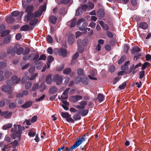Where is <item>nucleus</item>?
<instances>
[{
  "mask_svg": "<svg viewBox=\"0 0 151 151\" xmlns=\"http://www.w3.org/2000/svg\"><path fill=\"white\" fill-rule=\"evenodd\" d=\"M129 49V47L128 45L126 44L124 45V50L125 52L127 53Z\"/></svg>",
  "mask_w": 151,
  "mask_h": 151,
  "instance_id": "nucleus-62",
  "label": "nucleus"
},
{
  "mask_svg": "<svg viewBox=\"0 0 151 151\" xmlns=\"http://www.w3.org/2000/svg\"><path fill=\"white\" fill-rule=\"evenodd\" d=\"M126 85L127 83L126 82L124 83L123 84L119 86V88L120 89L122 90L126 87Z\"/></svg>",
  "mask_w": 151,
  "mask_h": 151,
  "instance_id": "nucleus-53",
  "label": "nucleus"
},
{
  "mask_svg": "<svg viewBox=\"0 0 151 151\" xmlns=\"http://www.w3.org/2000/svg\"><path fill=\"white\" fill-rule=\"evenodd\" d=\"M77 24L80 30L84 31L86 30V27L87 25V22L84 21V19H80L77 22Z\"/></svg>",
  "mask_w": 151,
  "mask_h": 151,
  "instance_id": "nucleus-3",
  "label": "nucleus"
},
{
  "mask_svg": "<svg viewBox=\"0 0 151 151\" xmlns=\"http://www.w3.org/2000/svg\"><path fill=\"white\" fill-rule=\"evenodd\" d=\"M141 49L138 46H134L132 48V51L134 52H138L140 51Z\"/></svg>",
  "mask_w": 151,
  "mask_h": 151,
  "instance_id": "nucleus-45",
  "label": "nucleus"
},
{
  "mask_svg": "<svg viewBox=\"0 0 151 151\" xmlns=\"http://www.w3.org/2000/svg\"><path fill=\"white\" fill-rule=\"evenodd\" d=\"M16 49L15 47H14L12 48V47L8 48L7 50V52L8 54H10L13 56L15 54V50Z\"/></svg>",
  "mask_w": 151,
  "mask_h": 151,
  "instance_id": "nucleus-12",
  "label": "nucleus"
},
{
  "mask_svg": "<svg viewBox=\"0 0 151 151\" xmlns=\"http://www.w3.org/2000/svg\"><path fill=\"white\" fill-rule=\"evenodd\" d=\"M29 80H30L29 77L28 76H26L22 78V82L23 83H24L27 81H29Z\"/></svg>",
  "mask_w": 151,
  "mask_h": 151,
  "instance_id": "nucleus-42",
  "label": "nucleus"
},
{
  "mask_svg": "<svg viewBox=\"0 0 151 151\" xmlns=\"http://www.w3.org/2000/svg\"><path fill=\"white\" fill-rule=\"evenodd\" d=\"M54 58L51 55H49L47 58V62L49 63H51L54 60Z\"/></svg>",
  "mask_w": 151,
  "mask_h": 151,
  "instance_id": "nucleus-49",
  "label": "nucleus"
},
{
  "mask_svg": "<svg viewBox=\"0 0 151 151\" xmlns=\"http://www.w3.org/2000/svg\"><path fill=\"white\" fill-rule=\"evenodd\" d=\"M2 90L4 92L8 93H12V91L11 90L12 87L11 86L4 85L1 87Z\"/></svg>",
  "mask_w": 151,
  "mask_h": 151,
  "instance_id": "nucleus-6",
  "label": "nucleus"
},
{
  "mask_svg": "<svg viewBox=\"0 0 151 151\" xmlns=\"http://www.w3.org/2000/svg\"><path fill=\"white\" fill-rule=\"evenodd\" d=\"M38 22L37 19H32L29 22V24L31 26H33L36 24Z\"/></svg>",
  "mask_w": 151,
  "mask_h": 151,
  "instance_id": "nucleus-39",
  "label": "nucleus"
},
{
  "mask_svg": "<svg viewBox=\"0 0 151 151\" xmlns=\"http://www.w3.org/2000/svg\"><path fill=\"white\" fill-rule=\"evenodd\" d=\"M106 34L107 36L110 38H112L114 37V35L113 33L109 31H106Z\"/></svg>",
  "mask_w": 151,
  "mask_h": 151,
  "instance_id": "nucleus-54",
  "label": "nucleus"
},
{
  "mask_svg": "<svg viewBox=\"0 0 151 151\" xmlns=\"http://www.w3.org/2000/svg\"><path fill=\"white\" fill-rule=\"evenodd\" d=\"M77 74L80 76H83L84 75L83 70L81 68H78L77 70Z\"/></svg>",
  "mask_w": 151,
  "mask_h": 151,
  "instance_id": "nucleus-30",
  "label": "nucleus"
},
{
  "mask_svg": "<svg viewBox=\"0 0 151 151\" xmlns=\"http://www.w3.org/2000/svg\"><path fill=\"white\" fill-rule=\"evenodd\" d=\"M79 104L81 106L76 105H75L74 106L78 109H82L85 108V106L87 104V102L85 101H81L79 102Z\"/></svg>",
  "mask_w": 151,
  "mask_h": 151,
  "instance_id": "nucleus-7",
  "label": "nucleus"
},
{
  "mask_svg": "<svg viewBox=\"0 0 151 151\" xmlns=\"http://www.w3.org/2000/svg\"><path fill=\"white\" fill-rule=\"evenodd\" d=\"M6 20L7 23L10 24L13 23L15 21V19L12 17L10 16L7 17Z\"/></svg>",
  "mask_w": 151,
  "mask_h": 151,
  "instance_id": "nucleus-27",
  "label": "nucleus"
},
{
  "mask_svg": "<svg viewBox=\"0 0 151 151\" xmlns=\"http://www.w3.org/2000/svg\"><path fill=\"white\" fill-rule=\"evenodd\" d=\"M82 98V96L80 95H76L70 96V99L74 103H76L78 101L81 100Z\"/></svg>",
  "mask_w": 151,
  "mask_h": 151,
  "instance_id": "nucleus-9",
  "label": "nucleus"
},
{
  "mask_svg": "<svg viewBox=\"0 0 151 151\" xmlns=\"http://www.w3.org/2000/svg\"><path fill=\"white\" fill-rule=\"evenodd\" d=\"M47 41L50 43H51L53 41V40L52 37L50 35H48L47 36Z\"/></svg>",
  "mask_w": 151,
  "mask_h": 151,
  "instance_id": "nucleus-59",
  "label": "nucleus"
},
{
  "mask_svg": "<svg viewBox=\"0 0 151 151\" xmlns=\"http://www.w3.org/2000/svg\"><path fill=\"white\" fill-rule=\"evenodd\" d=\"M33 102L31 101H28L21 106V107L23 108L26 109L30 107L32 105Z\"/></svg>",
  "mask_w": 151,
  "mask_h": 151,
  "instance_id": "nucleus-16",
  "label": "nucleus"
},
{
  "mask_svg": "<svg viewBox=\"0 0 151 151\" xmlns=\"http://www.w3.org/2000/svg\"><path fill=\"white\" fill-rule=\"evenodd\" d=\"M42 14V13L40 12L39 10L38 11H36L33 14L34 17L35 18H38Z\"/></svg>",
  "mask_w": 151,
  "mask_h": 151,
  "instance_id": "nucleus-36",
  "label": "nucleus"
},
{
  "mask_svg": "<svg viewBox=\"0 0 151 151\" xmlns=\"http://www.w3.org/2000/svg\"><path fill=\"white\" fill-rule=\"evenodd\" d=\"M34 6L32 5H30L27 6L25 8V12L27 13H31L33 10Z\"/></svg>",
  "mask_w": 151,
  "mask_h": 151,
  "instance_id": "nucleus-26",
  "label": "nucleus"
},
{
  "mask_svg": "<svg viewBox=\"0 0 151 151\" xmlns=\"http://www.w3.org/2000/svg\"><path fill=\"white\" fill-rule=\"evenodd\" d=\"M72 70L70 68H65L63 71V73L66 75H68L70 74Z\"/></svg>",
  "mask_w": 151,
  "mask_h": 151,
  "instance_id": "nucleus-31",
  "label": "nucleus"
},
{
  "mask_svg": "<svg viewBox=\"0 0 151 151\" xmlns=\"http://www.w3.org/2000/svg\"><path fill=\"white\" fill-rule=\"evenodd\" d=\"M52 75L51 74L47 76L45 81L47 84H50L52 83Z\"/></svg>",
  "mask_w": 151,
  "mask_h": 151,
  "instance_id": "nucleus-22",
  "label": "nucleus"
},
{
  "mask_svg": "<svg viewBox=\"0 0 151 151\" xmlns=\"http://www.w3.org/2000/svg\"><path fill=\"white\" fill-rule=\"evenodd\" d=\"M100 24L104 30L107 31L109 30V27L108 25L107 24H104L103 21H100Z\"/></svg>",
  "mask_w": 151,
  "mask_h": 151,
  "instance_id": "nucleus-21",
  "label": "nucleus"
},
{
  "mask_svg": "<svg viewBox=\"0 0 151 151\" xmlns=\"http://www.w3.org/2000/svg\"><path fill=\"white\" fill-rule=\"evenodd\" d=\"M63 78V76L56 74L53 76V82H56L57 85H59L61 83Z\"/></svg>",
  "mask_w": 151,
  "mask_h": 151,
  "instance_id": "nucleus-5",
  "label": "nucleus"
},
{
  "mask_svg": "<svg viewBox=\"0 0 151 151\" xmlns=\"http://www.w3.org/2000/svg\"><path fill=\"white\" fill-rule=\"evenodd\" d=\"M32 85V83L31 82H29L26 83L25 85V88L26 89H28Z\"/></svg>",
  "mask_w": 151,
  "mask_h": 151,
  "instance_id": "nucleus-60",
  "label": "nucleus"
},
{
  "mask_svg": "<svg viewBox=\"0 0 151 151\" xmlns=\"http://www.w3.org/2000/svg\"><path fill=\"white\" fill-rule=\"evenodd\" d=\"M79 114H80L78 113L75 114L73 116V119L75 121H77L78 120H80L81 119V117Z\"/></svg>",
  "mask_w": 151,
  "mask_h": 151,
  "instance_id": "nucleus-41",
  "label": "nucleus"
},
{
  "mask_svg": "<svg viewBox=\"0 0 151 151\" xmlns=\"http://www.w3.org/2000/svg\"><path fill=\"white\" fill-rule=\"evenodd\" d=\"M150 64L148 62H146L145 63L142 65L141 70H145L147 66H150Z\"/></svg>",
  "mask_w": 151,
  "mask_h": 151,
  "instance_id": "nucleus-43",
  "label": "nucleus"
},
{
  "mask_svg": "<svg viewBox=\"0 0 151 151\" xmlns=\"http://www.w3.org/2000/svg\"><path fill=\"white\" fill-rule=\"evenodd\" d=\"M145 71L144 70L140 72L139 73V78L140 79L142 78L145 76Z\"/></svg>",
  "mask_w": 151,
  "mask_h": 151,
  "instance_id": "nucleus-52",
  "label": "nucleus"
},
{
  "mask_svg": "<svg viewBox=\"0 0 151 151\" xmlns=\"http://www.w3.org/2000/svg\"><path fill=\"white\" fill-rule=\"evenodd\" d=\"M58 90L57 88L55 86H51L50 87L49 92L51 94H55Z\"/></svg>",
  "mask_w": 151,
  "mask_h": 151,
  "instance_id": "nucleus-20",
  "label": "nucleus"
},
{
  "mask_svg": "<svg viewBox=\"0 0 151 151\" xmlns=\"http://www.w3.org/2000/svg\"><path fill=\"white\" fill-rule=\"evenodd\" d=\"M88 79L86 77H83L81 78V82L83 83V84L87 85L88 83Z\"/></svg>",
  "mask_w": 151,
  "mask_h": 151,
  "instance_id": "nucleus-28",
  "label": "nucleus"
},
{
  "mask_svg": "<svg viewBox=\"0 0 151 151\" xmlns=\"http://www.w3.org/2000/svg\"><path fill=\"white\" fill-rule=\"evenodd\" d=\"M20 140L19 141V138L18 140L16 139L14 140L13 142L11 143V144L13 143L12 145V147L13 148H15L17 146H18L19 145V142H20Z\"/></svg>",
  "mask_w": 151,
  "mask_h": 151,
  "instance_id": "nucleus-29",
  "label": "nucleus"
},
{
  "mask_svg": "<svg viewBox=\"0 0 151 151\" xmlns=\"http://www.w3.org/2000/svg\"><path fill=\"white\" fill-rule=\"evenodd\" d=\"M89 39L85 38L83 40L80 38L78 39L77 44L78 47L79 51L81 53L84 51V48L83 47L86 46L88 43Z\"/></svg>",
  "mask_w": 151,
  "mask_h": 151,
  "instance_id": "nucleus-2",
  "label": "nucleus"
},
{
  "mask_svg": "<svg viewBox=\"0 0 151 151\" xmlns=\"http://www.w3.org/2000/svg\"><path fill=\"white\" fill-rule=\"evenodd\" d=\"M6 26L4 24H2L0 25V34L5 29Z\"/></svg>",
  "mask_w": 151,
  "mask_h": 151,
  "instance_id": "nucleus-57",
  "label": "nucleus"
},
{
  "mask_svg": "<svg viewBox=\"0 0 151 151\" xmlns=\"http://www.w3.org/2000/svg\"><path fill=\"white\" fill-rule=\"evenodd\" d=\"M139 28L144 29H147L148 27V25L146 22H142L139 23L138 24Z\"/></svg>",
  "mask_w": 151,
  "mask_h": 151,
  "instance_id": "nucleus-14",
  "label": "nucleus"
},
{
  "mask_svg": "<svg viewBox=\"0 0 151 151\" xmlns=\"http://www.w3.org/2000/svg\"><path fill=\"white\" fill-rule=\"evenodd\" d=\"M85 140L84 138L82 137L78 139L75 144L78 147L82 142L85 141Z\"/></svg>",
  "mask_w": 151,
  "mask_h": 151,
  "instance_id": "nucleus-24",
  "label": "nucleus"
},
{
  "mask_svg": "<svg viewBox=\"0 0 151 151\" xmlns=\"http://www.w3.org/2000/svg\"><path fill=\"white\" fill-rule=\"evenodd\" d=\"M12 74V73L10 71H6L5 72L4 76L6 78H8Z\"/></svg>",
  "mask_w": 151,
  "mask_h": 151,
  "instance_id": "nucleus-47",
  "label": "nucleus"
},
{
  "mask_svg": "<svg viewBox=\"0 0 151 151\" xmlns=\"http://www.w3.org/2000/svg\"><path fill=\"white\" fill-rule=\"evenodd\" d=\"M76 19L73 18L68 22V25L71 28L74 27L76 24Z\"/></svg>",
  "mask_w": 151,
  "mask_h": 151,
  "instance_id": "nucleus-19",
  "label": "nucleus"
},
{
  "mask_svg": "<svg viewBox=\"0 0 151 151\" xmlns=\"http://www.w3.org/2000/svg\"><path fill=\"white\" fill-rule=\"evenodd\" d=\"M11 36L10 35H8L6 36L4 38L3 43L4 44H7L9 43L10 40Z\"/></svg>",
  "mask_w": 151,
  "mask_h": 151,
  "instance_id": "nucleus-23",
  "label": "nucleus"
},
{
  "mask_svg": "<svg viewBox=\"0 0 151 151\" xmlns=\"http://www.w3.org/2000/svg\"><path fill=\"white\" fill-rule=\"evenodd\" d=\"M34 17L33 14L32 12L27 13V16L24 17V20L25 21H29Z\"/></svg>",
  "mask_w": 151,
  "mask_h": 151,
  "instance_id": "nucleus-15",
  "label": "nucleus"
},
{
  "mask_svg": "<svg viewBox=\"0 0 151 151\" xmlns=\"http://www.w3.org/2000/svg\"><path fill=\"white\" fill-rule=\"evenodd\" d=\"M61 115L63 118H66V119L69 118L71 116L67 112H62L61 114Z\"/></svg>",
  "mask_w": 151,
  "mask_h": 151,
  "instance_id": "nucleus-32",
  "label": "nucleus"
},
{
  "mask_svg": "<svg viewBox=\"0 0 151 151\" xmlns=\"http://www.w3.org/2000/svg\"><path fill=\"white\" fill-rule=\"evenodd\" d=\"M9 108L10 109H12L17 107V104L15 103H11L9 105Z\"/></svg>",
  "mask_w": 151,
  "mask_h": 151,
  "instance_id": "nucleus-48",
  "label": "nucleus"
},
{
  "mask_svg": "<svg viewBox=\"0 0 151 151\" xmlns=\"http://www.w3.org/2000/svg\"><path fill=\"white\" fill-rule=\"evenodd\" d=\"M81 78L80 77H76L75 80V83L76 84L79 83L81 81Z\"/></svg>",
  "mask_w": 151,
  "mask_h": 151,
  "instance_id": "nucleus-61",
  "label": "nucleus"
},
{
  "mask_svg": "<svg viewBox=\"0 0 151 151\" xmlns=\"http://www.w3.org/2000/svg\"><path fill=\"white\" fill-rule=\"evenodd\" d=\"M115 67L114 66L111 65L110 66L109 71L111 73H112L114 71Z\"/></svg>",
  "mask_w": 151,
  "mask_h": 151,
  "instance_id": "nucleus-63",
  "label": "nucleus"
},
{
  "mask_svg": "<svg viewBox=\"0 0 151 151\" xmlns=\"http://www.w3.org/2000/svg\"><path fill=\"white\" fill-rule=\"evenodd\" d=\"M10 30H6L3 32L1 35V37H4L6 35L9 34L10 33Z\"/></svg>",
  "mask_w": 151,
  "mask_h": 151,
  "instance_id": "nucleus-46",
  "label": "nucleus"
},
{
  "mask_svg": "<svg viewBox=\"0 0 151 151\" xmlns=\"http://www.w3.org/2000/svg\"><path fill=\"white\" fill-rule=\"evenodd\" d=\"M12 126V123H8L5 124L3 126L2 129L4 130H6L10 128Z\"/></svg>",
  "mask_w": 151,
  "mask_h": 151,
  "instance_id": "nucleus-33",
  "label": "nucleus"
},
{
  "mask_svg": "<svg viewBox=\"0 0 151 151\" xmlns=\"http://www.w3.org/2000/svg\"><path fill=\"white\" fill-rule=\"evenodd\" d=\"M14 128L11 129V131L13 132L11 135V137L13 139H15L16 137H19V141L21 139V134L22 131L25 129L24 127L21 126L19 124L17 125L15 124L14 125Z\"/></svg>",
  "mask_w": 151,
  "mask_h": 151,
  "instance_id": "nucleus-1",
  "label": "nucleus"
},
{
  "mask_svg": "<svg viewBox=\"0 0 151 151\" xmlns=\"http://www.w3.org/2000/svg\"><path fill=\"white\" fill-rule=\"evenodd\" d=\"M126 58V56L125 55H123L118 61V63L119 64H122L125 61Z\"/></svg>",
  "mask_w": 151,
  "mask_h": 151,
  "instance_id": "nucleus-34",
  "label": "nucleus"
},
{
  "mask_svg": "<svg viewBox=\"0 0 151 151\" xmlns=\"http://www.w3.org/2000/svg\"><path fill=\"white\" fill-rule=\"evenodd\" d=\"M39 86V84L38 83H35L34 84L32 88V91H35L37 90Z\"/></svg>",
  "mask_w": 151,
  "mask_h": 151,
  "instance_id": "nucleus-58",
  "label": "nucleus"
},
{
  "mask_svg": "<svg viewBox=\"0 0 151 151\" xmlns=\"http://www.w3.org/2000/svg\"><path fill=\"white\" fill-rule=\"evenodd\" d=\"M77 112L81 115L82 116H86L88 112V110L87 109H82L78 110Z\"/></svg>",
  "mask_w": 151,
  "mask_h": 151,
  "instance_id": "nucleus-11",
  "label": "nucleus"
},
{
  "mask_svg": "<svg viewBox=\"0 0 151 151\" xmlns=\"http://www.w3.org/2000/svg\"><path fill=\"white\" fill-rule=\"evenodd\" d=\"M49 19L52 23L53 24H55L56 22L57 18L54 16L52 15L50 17Z\"/></svg>",
  "mask_w": 151,
  "mask_h": 151,
  "instance_id": "nucleus-25",
  "label": "nucleus"
},
{
  "mask_svg": "<svg viewBox=\"0 0 151 151\" xmlns=\"http://www.w3.org/2000/svg\"><path fill=\"white\" fill-rule=\"evenodd\" d=\"M29 28V25L26 24L23 25L20 28V30L21 31H26Z\"/></svg>",
  "mask_w": 151,
  "mask_h": 151,
  "instance_id": "nucleus-40",
  "label": "nucleus"
},
{
  "mask_svg": "<svg viewBox=\"0 0 151 151\" xmlns=\"http://www.w3.org/2000/svg\"><path fill=\"white\" fill-rule=\"evenodd\" d=\"M14 82H15L13 81L12 80H9L6 81V83L7 85L11 86L13 85Z\"/></svg>",
  "mask_w": 151,
  "mask_h": 151,
  "instance_id": "nucleus-55",
  "label": "nucleus"
},
{
  "mask_svg": "<svg viewBox=\"0 0 151 151\" xmlns=\"http://www.w3.org/2000/svg\"><path fill=\"white\" fill-rule=\"evenodd\" d=\"M88 6L87 5L83 4L81 5V6L76 11L75 16H79L81 14H82L83 11L86 10L88 8Z\"/></svg>",
  "mask_w": 151,
  "mask_h": 151,
  "instance_id": "nucleus-4",
  "label": "nucleus"
},
{
  "mask_svg": "<svg viewBox=\"0 0 151 151\" xmlns=\"http://www.w3.org/2000/svg\"><path fill=\"white\" fill-rule=\"evenodd\" d=\"M97 15L100 17L103 18L105 15L104 10L102 9H99L97 11Z\"/></svg>",
  "mask_w": 151,
  "mask_h": 151,
  "instance_id": "nucleus-17",
  "label": "nucleus"
},
{
  "mask_svg": "<svg viewBox=\"0 0 151 151\" xmlns=\"http://www.w3.org/2000/svg\"><path fill=\"white\" fill-rule=\"evenodd\" d=\"M46 4L44 3L42 6H41L39 10L41 13H42L43 12L45 11L46 10Z\"/></svg>",
  "mask_w": 151,
  "mask_h": 151,
  "instance_id": "nucleus-37",
  "label": "nucleus"
},
{
  "mask_svg": "<svg viewBox=\"0 0 151 151\" xmlns=\"http://www.w3.org/2000/svg\"><path fill=\"white\" fill-rule=\"evenodd\" d=\"M142 55V53H138L134 56V60L135 61L137 60L139 57Z\"/></svg>",
  "mask_w": 151,
  "mask_h": 151,
  "instance_id": "nucleus-50",
  "label": "nucleus"
},
{
  "mask_svg": "<svg viewBox=\"0 0 151 151\" xmlns=\"http://www.w3.org/2000/svg\"><path fill=\"white\" fill-rule=\"evenodd\" d=\"M75 41V36L74 34H70L68 37V41L70 45L72 44Z\"/></svg>",
  "mask_w": 151,
  "mask_h": 151,
  "instance_id": "nucleus-10",
  "label": "nucleus"
},
{
  "mask_svg": "<svg viewBox=\"0 0 151 151\" xmlns=\"http://www.w3.org/2000/svg\"><path fill=\"white\" fill-rule=\"evenodd\" d=\"M30 60L37 61L39 57V55L37 53H31L29 55Z\"/></svg>",
  "mask_w": 151,
  "mask_h": 151,
  "instance_id": "nucleus-8",
  "label": "nucleus"
},
{
  "mask_svg": "<svg viewBox=\"0 0 151 151\" xmlns=\"http://www.w3.org/2000/svg\"><path fill=\"white\" fill-rule=\"evenodd\" d=\"M47 86L45 84V83L44 82H42L40 85V89L41 91L43 92L46 89Z\"/></svg>",
  "mask_w": 151,
  "mask_h": 151,
  "instance_id": "nucleus-35",
  "label": "nucleus"
},
{
  "mask_svg": "<svg viewBox=\"0 0 151 151\" xmlns=\"http://www.w3.org/2000/svg\"><path fill=\"white\" fill-rule=\"evenodd\" d=\"M47 51L49 54L51 55L53 53V49L51 47H49L47 48Z\"/></svg>",
  "mask_w": 151,
  "mask_h": 151,
  "instance_id": "nucleus-64",
  "label": "nucleus"
},
{
  "mask_svg": "<svg viewBox=\"0 0 151 151\" xmlns=\"http://www.w3.org/2000/svg\"><path fill=\"white\" fill-rule=\"evenodd\" d=\"M67 51L66 49L64 48H61L59 52L60 55L62 56L63 57L65 58L67 56Z\"/></svg>",
  "mask_w": 151,
  "mask_h": 151,
  "instance_id": "nucleus-18",
  "label": "nucleus"
},
{
  "mask_svg": "<svg viewBox=\"0 0 151 151\" xmlns=\"http://www.w3.org/2000/svg\"><path fill=\"white\" fill-rule=\"evenodd\" d=\"M6 63L5 62L2 61L0 62V68H4L6 67Z\"/></svg>",
  "mask_w": 151,
  "mask_h": 151,
  "instance_id": "nucleus-51",
  "label": "nucleus"
},
{
  "mask_svg": "<svg viewBox=\"0 0 151 151\" xmlns=\"http://www.w3.org/2000/svg\"><path fill=\"white\" fill-rule=\"evenodd\" d=\"M38 58V60H45L46 59V56L45 54H42L40 55Z\"/></svg>",
  "mask_w": 151,
  "mask_h": 151,
  "instance_id": "nucleus-56",
  "label": "nucleus"
},
{
  "mask_svg": "<svg viewBox=\"0 0 151 151\" xmlns=\"http://www.w3.org/2000/svg\"><path fill=\"white\" fill-rule=\"evenodd\" d=\"M30 51V49L29 47H26L25 48L24 51L23 52V55H25L28 54Z\"/></svg>",
  "mask_w": 151,
  "mask_h": 151,
  "instance_id": "nucleus-44",
  "label": "nucleus"
},
{
  "mask_svg": "<svg viewBox=\"0 0 151 151\" xmlns=\"http://www.w3.org/2000/svg\"><path fill=\"white\" fill-rule=\"evenodd\" d=\"M104 97V95L101 93H99L98 94L97 98L99 102L103 101Z\"/></svg>",
  "mask_w": 151,
  "mask_h": 151,
  "instance_id": "nucleus-38",
  "label": "nucleus"
},
{
  "mask_svg": "<svg viewBox=\"0 0 151 151\" xmlns=\"http://www.w3.org/2000/svg\"><path fill=\"white\" fill-rule=\"evenodd\" d=\"M14 47L16 48V49L15 50V54H17V55H19L23 52L24 48L22 47H20L18 48L16 46H14Z\"/></svg>",
  "mask_w": 151,
  "mask_h": 151,
  "instance_id": "nucleus-13",
  "label": "nucleus"
}]
</instances>
